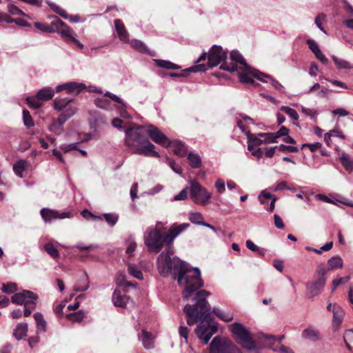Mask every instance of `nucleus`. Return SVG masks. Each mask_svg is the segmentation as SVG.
<instances>
[{"label":"nucleus","mask_w":353,"mask_h":353,"mask_svg":"<svg viewBox=\"0 0 353 353\" xmlns=\"http://www.w3.org/2000/svg\"><path fill=\"white\" fill-rule=\"evenodd\" d=\"M171 251L163 252L157 259V268L163 276L172 275L183 288L182 296L188 300L193 293L203 286L199 268H190L180 259L173 256Z\"/></svg>","instance_id":"1"},{"label":"nucleus","mask_w":353,"mask_h":353,"mask_svg":"<svg viewBox=\"0 0 353 353\" xmlns=\"http://www.w3.org/2000/svg\"><path fill=\"white\" fill-rule=\"evenodd\" d=\"M145 128V131L150 139L157 144L168 148L170 146L171 141L168 137L154 125H133L127 128L125 132V145L130 150L137 154L146 157H159L158 152L154 150L155 146L143 136L140 130Z\"/></svg>","instance_id":"2"},{"label":"nucleus","mask_w":353,"mask_h":353,"mask_svg":"<svg viewBox=\"0 0 353 353\" xmlns=\"http://www.w3.org/2000/svg\"><path fill=\"white\" fill-rule=\"evenodd\" d=\"M210 293L205 290L198 291L194 297L195 303L192 305H186L184 312L187 316V323L189 325L195 324L199 319L201 323L197 326L195 332L198 338L207 344L212 336L216 332V328L210 325V307L206 298Z\"/></svg>","instance_id":"3"},{"label":"nucleus","mask_w":353,"mask_h":353,"mask_svg":"<svg viewBox=\"0 0 353 353\" xmlns=\"http://www.w3.org/2000/svg\"><path fill=\"white\" fill-rule=\"evenodd\" d=\"M189 227L190 224L188 223H174L164 237L162 236L159 230L150 227L144 234L145 244L150 251L157 253L161 250L164 243L167 245H171L176 237Z\"/></svg>","instance_id":"4"},{"label":"nucleus","mask_w":353,"mask_h":353,"mask_svg":"<svg viewBox=\"0 0 353 353\" xmlns=\"http://www.w3.org/2000/svg\"><path fill=\"white\" fill-rule=\"evenodd\" d=\"M231 59L242 63L243 65V70L239 72V79L241 82L252 83L254 82L253 78H256L258 80L265 83L270 81L274 88L278 90H281L283 88V86L272 77L248 66L243 57L239 52H232L231 54Z\"/></svg>","instance_id":"5"},{"label":"nucleus","mask_w":353,"mask_h":353,"mask_svg":"<svg viewBox=\"0 0 353 353\" xmlns=\"http://www.w3.org/2000/svg\"><path fill=\"white\" fill-rule=\"evenodd\" d=\"M232 52H236L232 50ZM208 65L209 67L212 68L217 66L222 61L223 63L221 65V69L227 70L229 72H234L239 70V73L243 70V65L239 62L232 60L231 56L230 57V61L225 60L226 52L219 46H213L208 52Z\"/></svg>","instance_id":"6"},{"label":"nucleus","mask_w":353,"mask_h":353,"mask_svg":"<svg viewBox=\"0 0 353 353\" xmlns=\"http://www.w3.org/2000/svg\"><path fill=\"white\" fill-rule=\"evenodd\" d=\"M230 330L236 342L243 348L252 350L256 347L255 342L243 325L234 323L230 325Z\"/></svg>","instance_id":"7"},{"label":"nucleus","mask_w":353,"mask_h":353,"mask_svg":"<svg viewBox=\"0 0 353 353\" xmlns=\"http://www.w3.org/2000/svg\"><path fill=\"white\" fill-rule=\"evenodd\" d=\"M210 353H241L228 338L214 337L210 345Z\"/></svg>","instance_id":"8"},{"label":"nucleus","mask_w":353,"mask_h":353,"mask_svg":"<svg viewBox=\"0 0 353 353\" xmlns=\"http://www.w3.org/2000/svg\"><path fill=\"white\" fill-rule=\"evenodd\" d=\"M190 184V194L193 201L196 204L202 205L208 204L212 196L207 189L201 186L195 180H191Z\"/></svg>","instance_id":"9"},{"label":"nucleus","mask_w":353,"mask_h":353,"mask_svg":"<svg viewBox=\"0 0 353 353\" xmlns=\"http://www.w3.org/2000/svg\"><path fill=\"white\" fill-rule=\"evenodd\" d=\"M38 296L29 290H23L21 292L14 294L11 297L12 303L17 305H24V306L36 308Z\"/></svg>","instance_id":"10"},{"label":"nucleus","mask_w":353,"mask_h":353,"mask_svg":"<svg viewBox=\"0 0 353 353\" xmlns=\"http://www.w3.org/2000/svg\"><path fill=\"white\" fill-rule=\"evenodd\" d=\"M40 213L42 219L46 223H50L56 219H63L71 218L72 216V211L60 212L46 208L41 209Z\"/></svg>","instance_id":"11"},{"label":"nucleus","mask_w":353,"mask_h":353,"mask_svg":"<svg viewBox=\"0 0 353 353\" xmlns=\"http://www.w3.org/2000/svg\"><path fill=\"white\" fill-rule=\"evenodd\" d=\"M53 26H55V32H58L61 37H65L67 41L74 40L76 35L73 30L68 26L63 21L56 17L53 20Z\"/></svg>","instance_id":"12"},{"label":"nucleus","mask_w":353,"mask_h":353,"mask_svg":"<svg viewBox=\"0 0 353 353\" xmlns=\"http://www.w3.org/2000/svg\"><path fill=\"white\" fill-rule=\"evenodd\" d=\"M325 283V279L322 276L319 278L316 282L310 283L307 285V294L312 298L318 295L321 290L324 288Z\"/></svg>","instance_id":"13"},{"label":"nucleus","mask_w":353,"mask_h":353,"mask_svg":"<svg viewBox=\"0 0 353 353\" xmlns=\"http://www.w3.org/2000/svg\"><path fill=\"white\" fill-rule=\"evenodd\" d=\"M85 88V85L83 83H78L76 82H69L62 85H59L57 87L56 91L57 92L62 90H66L68 93H79L81 90Z\"/></svg>","instance_id":"14"},{"label":"nucleus","mask_w":353,"mask_h":353,"mask_svg":"<svg viewBox=\"0 0 353 353\" xmlns=\"http://www.w3.org/2000/svg\"><path fill=\"white\" fill-rule=\"evenodd\" d=\"M301 336L303 339L311 341H317L321 339L319 330L312 325L303 330Z\"/></svg>","instance_id":"15"},{"label":"nucleus","mask_w":353,"mask_h":353,"mask_svg":"<svg viewBox=\"0 0 353 353\" xmlns=\"http://www.w3.org/2000/svg\"><path fill=\"white\" fill-rule=\"evenodd\" d=\"M307 43L310 50L315 54V57L317 59H319L321 62L324 64L328 63V59L324 55V54L320 50L316 42L312 39H307Z\"/></svg>","instance_id":"16"},{"label":"nucleus","mask_w":353,"mask_h":353,"mask_svg":"<svg viewBox=\"0 0 353 353\" xmlns=\"http://www.w3.org/2000/svg\"><path fill=\"white\" fill-rule=\"evenodd\" d=\"M114 26L115 29L117 33V35L119 38V39L124 42V43H128L129 42V35L128 32L126 30L124 24L120 19H116L114 21Z\"/></svg>","instance_id":"17"},{"label":"nucleus","mask_w":353,"mask_h":353,"mask_svg":"<svg viewBox=\"0 0 353 353\" xmlns=\"http://www.w3.org/2000/svg\"><path fill=\"white\" fill-rule=\"evenodd\" d=\"M129 296L126 295H122L118 290H114L112 294V301L117 307H124L130 301Z\"/></svg>","instance_id":"18"},{"label":"nucleus","mask_w":353,"mask_h":353,"mask_svg":"<svg viewBox=\"0 0 353 353\" xmlns=\"http://www.w3.org/2000/svg\"><path fill=\"white\" fill-rule=\"evenodd\" d=\"M139 339L145 349L150 350L153 348L154 337L150 332L145 330H142L141 336H139Z\"/></svg>","instance_id":"19"},{"label":"nucleus","mask_w":353,"mask_h":353,"mask_svg":"<svg viewBox=\"0 0 353 353\" xmlns=\"http://www.w3.org/2000/svg\"><path fill=\"white\" fill-rule=\"evenodd\" d=\"M50 6L56 13L59 14L63 18L69 19L71 21H72L74 23L79 22V17L78 15L68 16L67 14L66 11L64 9L60 8L59 6L55 5L54 3H50Z\"/></svg>","instance_id":"20"},{"label":"nucleus","mask_w":353,"mask_h":353,"mask_svg":"<svg viewBox=\"0 0 353 353\" xmlns=\"http://www.w3.org/2000/svg\"><path fill=\"white\" fill-rule=\"evenodd\" d=\"M333 325L339 326L343 321L344 316L343 310L339 305H333Z\"/></svg>","instance_id":"21"},{"label":"nucleus","mask_w":353,"mask_h":353,"mask_svg":"<svg viewBox=\"0 0 353 353\" xmlns=\"http://www.w3.org/2000/svg\"><path fill=\"white\" fill-rule=\"evenodd\" d=\"M253 124V120L248 117H243L242 119L237 120V125L241 130L244 132L246 136L250 133L249 125Z\"/></svg>","instance_id":"22"},{"label":"nucleus","mask_w":353,"mask_h":353,"mask_svg":"<svg viewBox=\"0 0 353 353\" xmlns=\"http://www.w3.org/2000/svg\"><path fill=\"white\" fill-rule=\"evenodd\" d=\"M173 148L174 153L179 157H185L187 153L185 145L181 141H175L171 142L170 145Z\"/></svg>","instance_id":"23"},{"label":"nucleus","mask_w":353,"mask_h":353,"mask_svg":"<svg viewBox=\"0 0 353 353\" xmlns=\"http://www.w3.org/2000/svg\"><path fill=\"white\" fill-rule=\"evenodd\" d=\"M340 161L347 171L352 172L353 170V158L349 154L343 152L340 154Z\"/></svg>","instance_id":"24"},{"label":"nucleus","mask_w":353,"mask_h":353,"mask_svg":"<svg viewBox=\"0 0 353 353\" xmlns=\"http://www.w3.org/2000/svg\"><path fill=\"white\" fill-rule=\"evenodd\" d=\"M37 98L40 99L41 101H48L51 99L54 95V91L50 87L44 88L38 91Z\"/></svg>","instance_id":"25"},{"label":"nucleus","mask_w":353,"mask_h":353,"mask_svg":"<svg viewBox=\"0 0 353 353\" xmlns=\"http://www.w3.org/2000/svg\"><path fill=\"white\" fill-rule=\"evenodd\" d=\"M72 99H69L68 98L59 99L57 98L54 100V108L55 110L58 111L63 110L65 109V110L69 108L72 107L69 105V103L72 101Z\"/></svg>","instance_id":"26"},{"label":"nucleus","mask_w":353,"mask_h":353,"mask_svg":"<svg viewBox=\"0 0 353 353\" xmlns=\"http://www.w3.org/2000/svg\"><path fill=\"white\" fill-rule=\"evenodd\" d=\"M89 279L88 275L84 274L80 279L79 282L74 285V290L75 292H83L89 288Z\"/></svg>","instance_id":"27"},{"label":"nucleus","mask_w":353,"mask_h":353,"mask_svg":"<svg viewBox=\"0 0 353 353\" xmlns=\"http://www.w3.org/2000/svg\"><path fill=\"white\" fill-rule=\"evenodd\" d=\"M247 137H248V150H252L253 147L260 145L263 143L262 138L260 137L259 135L257 137L255 134L249 133L247 135Z\"/></svg>","instance_id":"28"},{"label":"nucleus","mask_w":353,"mask_h":353,"mask_svg":"<svg viewBox=\"0 0 353 353\" xmlns=\"http://www.w3.org/2000/svg\"><path fill=\"white\" fill-rule=\"evenodd\" d=\"M212 312L217 317L225 322L232 321L234 319L233 313L230 312L221 311L218 308H214Z\"/></svg>","instance_id":"29"},{"label":"nucleus","mask_w":353,"mask_h":353,"mask_svg":"<svg viewBox=\"0 0 353 353\" xmlns=\"http://www.w3.org/2000/svg\"><path fill=\"white\" fill-rule=\"evenodd\" d=\"M332 59L339 70L352 69L353 65L347 61L333 55Z\"/></svg>","instance_id":"30"},{"label":"nucleus","mask_w":353,"mask_h":353,"mask_svg":"<svg viewBox=\"0 0 353 353\" xmlns=\"http://www.w3.org/2000/svg\"><path fill=\"white\" fill-rule=\"evenodd\" d=\"M188 160L189 165L192 168H199L201 165V159L200 156L196 153L190 152L188 154Z\"/></svg>","instance_id":"31"},{"label":"nucleus","mask_w":353,"mask_h":353,"mask_svg":"<svg viewBox=\"0 0 353 353\" xmlns=\"http://www.w3.org/2000/svg\"><path fill=\"white\" fill-rule=\"evenodd\" d=\"M28 332L27 323H19L17 325L14 331V335L17 340L21 339L24 337Z\"/></svg>","instance_id":"32"},{"label":"nucleus","mask_w":353,"mask_h":353,"mask_svg":"<svg viewBox=\"0 0 353 353\" xmlns=\"http://www.w3.org/2000/svg\"><path fill=\"white\" fill-rule=\"evenodd\" d=\"M154 61L157 66L162 68L169 70H178L180 68L179 65L169 61H165L163 59H154Z\"/></svg>","instance_id":"33"},{"label":"nucleus","mask_w":353,"mask_h":353,"mask_svg":"<svg viewBox=\"0 0 353 353\" xmlns=\"http://www.w3.org/2000/svg\"><path fill=\"white\" fill-rule=\"evenodd\" d=\"M34 319L37 323L38 331L45 332L46 330V322L43 319V314L40 312H36L34 314Z\"/></svg>","instance_id":"34"},{"label":"nucleus","mask_w":353,"mask_h":353,"mask_svg":"<svg viewBox=\"0 0 353 353\" xmlns=\"http://www.w3.org/2000/svg\"><path fill=\"white\" fill-rule=\"evenodd\" d=\"M26 163H27L26 161L20 160L13 165L14 172L17 176H18L20 178L23 177V172L26 169Z\"/></svg>","instance_id":"35"},{"label":"nucleus","mask_w":353,"mask_h":353,"mask_svg":"<svg viewBox=\"0 0 353 353\" xmlns=\"http://www.w3.org/2000/svg\"><path fill=\"white\" fill-rule=\"evenodd\" d=\"M34 27L37 29L40 30L44 32H54L56 30V29H54L55 26H53V21L50 23V25L39 23V22H36V23H34Z\"/></svg>","instance_id":"36"},{"label":"nucleus","mask_w":353,"mask_h":353,"mask_svg":"<svg viewBox=\"0 0 353 353\" xmlns=\"http://www.w3.org/2000/svg\"><path fill=\"white\" fill-rule=\"evenodd\" d=\"M246 246L249 250L256 252L259 256H263L265 254V250L264 248L257 246L250 240L246 241Z\"/></svg>","instance_id":"37"},{"label":"nucleus","mask_w":353,"mask_h":353,"mask_svg":"<svg viewBox=\"0 0 353 353\" xmlns=\"http://www.w3.org/2000/svg\"><path fill=\"white\" fill-rule=\"evenodd\" d=\"M26 102L30 108L34 109L39 108L42 105L41 99L37 98V95L35 97H28L26 98Z\"/></svg>","instance_id":"38"},{"label":"nucleus","mask_w":353,"mask_h":353,"mask_svg":"<svg viewBox=\"0 0 353 353\" xmlns=\"http://www.w3.org/2000/svg\"><path fill=\"white\" fill-rule=\"evenodd\" d=\"M328 264L330 269L341 268L343 260L340 256H334L328 260Z\"/></svg>","instance_id":"39"},{"label":"nucleus","mask_w":353,"mask_h":353,"mask_svg":"<svg viewBox=\"0 0 353 353\" xmlns=\"http://www.w3.org/2000/svg\"><path fill=\"white\" fill-rule=\"evenodd\" d=\"M84 317L85 314L81 310L67 315V319L72 322H81Z\"/></svg>","instance_id":"40"},{"label":"nucleus","mask_w":353,"mask_h":353,"mask_svg":"<svg viewBox=\"0 0 353 353\" xmlns=\"http://www.w3.org/2000/svg\"><path fill=\"white\" fill-rule=\"evenodd\" d=\"M45 250L50 254L52 258L57 259L59 256V252L57 248L52 243H49L45 245Z\"/></svg>","instance_id":"41"},{"label":"nucleus","mask_w":353,"mask_h":353,"mask_svg":"<svg viewBox=\"0 0 353 353\" xmlns=\"http://www.w3.org/2000/svg\"><path fill=\"white\" fill-rule=\"evenodd\" d=\"M189 219L190 221L194 224L203 225L205 223L203 221V215L199 212L190 213Z\"/></svg>","instance_id":"42"},{"label":"nucleus","mask_w":353,"mask_h":353,"mask_svg":"<svg viewBox=\"0 0 353 353\" xmlns=\"http://www.w3.org/2000/svg\"><path fill=\"white\" fill-rule=\"evenodd\" d=\"M259 136L262 138L263 143H276V138L274 133H259Z\"/></svg>","instance_id":"43"},{"label":"nucleus","mask_w":353,"mask_h":353,"mask_svg":"<svg viewBox=\"0 0 353 353\" xmlns=\"http://www.w3.org/2000/svg\"><path fill=\"white\" fill-rule=\"evenodd\" d=\"M77 112L75 107H69L65 110L64 114L59 119L60 124H63L69 117H72Z\"/></svg>","instance_id":"44"},{"label":"nucleus","mask_w":353,"mask_h":353,"mask_svg":"<svg viewBox=\"0 0 353 353\" xmlns=\"http://www.w3.org/2000/svg\"><path fill=\"white\" fill-rule=\"evenodd\" d=\"M128 43H130V46L133 48L134 49L140 51V52H146L147 48L143 44V42H141L139 40L134 39L132 41L129 40V42Z\"/></svg>","instance_id":"45"},{"label":"nucleus","mask_w":353,"mask_h":353,"mask_svg":"<svg viewBox=\"0 0 353 353\" xmlns=\"http://www.w3.org/2000/svg\"><path fill=\"white\" fill-rule=\"evenodd\" d=\"M128 271L130 274L134 277L138 279H143V274L142 272L139 270L138 267L134 265H128Z\"/></svg>","instance_id":"46"},{"label":"nucleus","mask_w":353,"mask_h":353,"mask_svg":"<svg viewBox=\"0 0 353 353\" xmlns=\"http://www.w3.org/2000/svg\"><path fill=\"white\" fill-rule=\"evenodd\" d=\"M281 110L288 114L293 120L299 119V114L294 109L288 106H282L281 107Z\"/></svg>","instance_id":"47"},{"label":"nucleus","mask_w":353,"mask_h":353,"mask_svg":"<svg viewBox=\"0 0 353 353\" xmlns=\"http://www.w3.org/2000/svg\"><path fill=\"white\" fill-rule=\"evenodd\" d=\"M1 290L5 293L12 294L17 290V285L15 283H3Z\"/></svg>","instance_id":"48"},{"label":"nucleus","mask_w":353,"mask_h":353,"mask_svg":"<svg viewBox=\"0 0 353 353\" xmlns=\"http://www.w3.org/2000/svg\"><path fill=\"white\" fill-rule=\"evenodd\" d=\"M277 150L282 152H297L299 151L298 148L294 145H285L281 144L276 145Z\"/></svg>","instance_id":"49"},{"label":"nucleus","mask_w":353,"mask_h":353,"mask_svg":"<svg viewBox=\"0 0 353 353\" xmlns=\"http://www.w3.org/2000/svg\"><path fill=\"white\" fill-rule=\"evenodd\" d=\"M23 119L24 125L27 127H32L34 125V121L32 120V118L30 114V112L26 110H23Z\"/></svg>","instance_id":"50"},{"label":"nucleus","mask_w":353,"mask_h":353,"mask_svg":"<svg viewBox=\"0 0 353 353\" xmlns=\"http://www.w3.org/2000/svg\"><path fill=\"white\" fill-rule=\"evenodd\" d=\"M95 104L97 107L103 109H108L110 106L108 99L104 97L96 99Z\"/></svg>","instance_id":"51"},{"label":"nucleus","mask_w":353,"mask_h":353,"mask_svg":"<svg viewBox=\"0 0 353 353\" xmlns=\"http://www.w3.org/2000/svg\"><path fill=\"white\" fill-rule=\"evenodd\" d=\"M8 12L13 15H21L25 16V13L20 10L18 7L12 3H10L8 5Z\"/></svg>","instance_id":"52"},{"label":"nucleus","mask_w":353,"mask_h":353,"mask_svg":"<svg viewBox=\"0 0 353 353\" xmlns=\"http://www.w3.org/2000/svg\"><path fill=\"white\" fill-rule=\"evenodd\" d=\"M272 197H276V196L272 195L270 192H267L266 190H263L259 194V199L261 203L264 204L268 199H271V201H272Z\"/></svg>","instance_id":"53"},{"label":"nucleus","mask_w":353,"mask_h":353,"mask_svg":"<svg viewBox=\"0 0 353 353\" xmlns=\"http://www.w3.org/2000/svg\"><path fill=\"white\" fill-rule=\"evenodd\" d=\"M103 216L106 222L111 226L116 224L119 218L117 215L112 214H105Z\"/></svg>","instance_id":"54"},{"label":"nucleus","mask_w":353,"mask_h":353,"mask_svg":"<svg viewBox=\"0 0 353 353\" xmlns=\"http://www.w3.org/2000/svg\"><path fill=\"white\" fill-rule=\"evenodd\" d=\"M326 16L324 14H319L315 18V23L318 26V28L323 32H325L323 28L322 27L323 23L325 21Z\"/></svg>","instance_id":"55"},{"label":"nucleus","mask_w":353,"mask_h":353,"mask_svg":"<svg viewBox=\"0 0 353 353\" xmlns=\"http://www.w3.org/2000/svg\"><path fill=\"white\" fill-rule=\"evenodd\" d=\"M214 186H215L217 192L220 194L223 193L225 190V182L221 179H218L216 181Z\"/></svg>","instance_id":"56"},{"label":"nucleus","mask_w":353,"mask_h":353,"mask_svg":"<svg viewBox=\"0 0 353 353\" xmlns=\"http://www.w3.org/2000/svg\"><path fill=\"white\" fill-rule=\"evenodd\" d=\"M168 163L169 164V165L170 166V168L174 172L179 174H182V172H183L182 168L180 165H177L173 160L168 159Z\"/></svg>","instance_id":"57"},{"label":"nucleus","mask_w":353,"mask_h":353,"mask_svg":"<svg viewBox=\"0 0 353 353\" xmlns=\"http://www.w3.org/2000/svg\"><path fill=\"white\" fill-rule=\"evenodd\" d=\"M105 96L109 97L110 99H111L112 101H115L116 103H118V105H121L122 107H124L125 106V103H123V101L121 100V99H120L118 96L114 94H112L110 93V92H106L105 93Z\"/></svg>","instance_id":"58"},{"label":"nucleus","mask_w":353,"mask_h":353,"mask_svg":"<svg viewBox=\"0 0 353 353\" xmlns=\"http://www.w3.org/2000/svg\"><path fill=\"white\" fill-rule=\"evenodd\" d=\"M270 189L272 191L276 192V191L283 190L289 189V188L287 187V184H286L285 181H281V182L278 183L277 184L270 187Z\"/></svg>","instance_id":"59"},{"label":"nucleus","mask_w":353,"mask_h":353,"mask_svg":"<svg viewBox=\"0 0 353 353\" xmlns=\"http://www.w3.org/2000/svg\"><path fill=\"white\" fill-rule=\"evenodd\" d=\"M322 146V144L319 142H316L314 143H304L303 144L302 147H307L311 152H314L317 150L318 149L321 148Z\"/></svg>","instance_id":"60"},{"label":"nucleus","mask_w":353,"mask_h":353,"mask_svg":"<svg viewBox=\"0 0 353 353\" xmlns=\"http://www.w3.org/2000/svg\"><path fill=\"white\" fill-rule=\"evenodd\" d=\"M350 277L349 276H347L345 277H341V278H339V279L334 280L332 282L333 285H334V288L332 290H334L339 285L344 284V283H347L350 280Z\"/></svg>","instance_id":"61"},{"label":"nucleus","mask_w":353,"mask_h":353,"mask_svg":"<svg viewBox=\"0 0 353 353\" xmlns=\"http://www.w3.org/2000/svg\"><path fill=\"white\" fill-rule=\"evenodd\" d=\"M116 108L119 110L120 116L123 119H129L130 116L125 110V105L122 107L121 105H116Z\"/></svg>","instance_id":"62"},{"label":"nucleus","mask_w":353,"mask_h":353,"mask_svg":"<svg viewBox=\"0 0 353 353\" xmlns=\"http://www.w3.org/2000/svg\"><path fill=\"white\" fill-rule=\"evenodd\" d=\"M188 197V188L183 189L178 194L175 195L174 199L175 201L184 200Z\"/></svg>","instance_id":"63"},{"label":"nucleus","mask_w":353,"mask_h":353,"mask_svg":"<svg viewBox=\"0 0 353 353\" xmlns=\"http://www.w3.org/2000/svg\"><path fill=\"white\" fill-rule=\"evenodd\" d=\"M345 342H353V330H347L343 336Z\"/></svg>","instance_id":"64"}]
</instances>
